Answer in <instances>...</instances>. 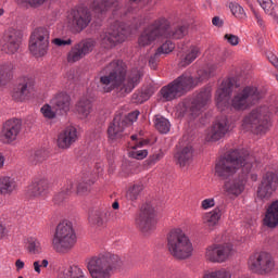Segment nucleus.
Listing matches in <instances>:
<instances>
[{
	"instance_id": "obj_32",
	"label": "nucleus",
	"mask_w": 278,
	"mask_h": 278,
	"mask_svg": "<svg viewBox=\"0 0 278 278\" xmlns=\"http://www.w3.org/2000/svg\"><path fill=\"white\" fill-rule=\"evenodd\" d=\"M75 192V184L73 180H67L66 184L61 188L60 192L54 195V203L60 205V203H64L66 199H68L70 194Z\"/></svg>"
},
{
	"instance_id": "obj_57",
	"label": "nucleus",
	"mask_w": 278,
	"mask_h": 278,
	"mask_svg": "<svg viewBox=\"0 0 278 278\" xmlns=\"http://www.w3.org/2000/svg\"><path fill=\"white\" fill-rule=\"evenodd\" d=\"M92 184H94V181H83L77 186V192L78 194H86V192H88L90 190V187L92 186Z\"/></svg>"
},
{
	"instance_id": "obj_16",
	"label": "nucleus",
	"mask_w": 278,
	"mask_h": 278,
	"mask_svg": "<svg viewBox=\"0 0 278 278\" xmlns=\"http://www.w3.org/2000/svg\"><path fill=\"white\" fill-rule=\"evenodd\" d=\"M90 13L86 10L70 11L65 20V27L74 31H83L90 25Z\"/></svg>"
},
{
	"instance_id": "obj_9",
	"label": "nucleus",
	"mask_w": 278,
	"mask_h": 278,
	"mask_svg": "<svg viewBox=\"0 0 278 278\" xmlns=\"http://www.w3.org/2000/svg\"><path fill=\"white\" fill-rule=\"evenodd\" d=\"M51 31L45 26L35 28L29 38L28 49L35 58H45L49 53Z\"/></svg>"
},
{
	"instance_id": "obj_5",
	"label": "nucleus",
	"mask_w": 278,
	"mask_h": 278,
	"mask_svg": "<svg viewBox=\"0 0 278 278\" xmlns=\"http://www.w3.org/2000/svg\"><path fill=\"white\" fill-rule=\"evenodd\" d=\"M123 266L121 256L110 252L86 260V267L91 278H112L114 270Z\"/></svg>"
},
{
	"instance_id": "obj_60",
	"label": "nucleus",
	"mask_w": 278,
	"mask_h": 278,
	"mask_svg": "<svg viewBox=\"0 0 278 278\" xmlns=\"http://www.w3.org/2000/svg\"><path fill=\"white\" fill-rule=\"evenodd\" d=\"M134 103H144V101H149L147 96H144L143 91H138L137 93L132 94Z\"/></svg>"
},
{
	"instance_id": "obj_58",
	"label": "nucleus",
	"mask_w": 278,
	"mask_h": 278,
	"mask_svg": "<svg viewBox=\"0 0 278 278\" xmlns=\"http://www.w3.org/2000/svg\"><path fill=\"white\" fill-rule=\"evenodd\" d=\"M214 205H216V200H214V198L204 199L201 202L202 210H212Z\"/></svg>"
},
{
	"instance_id": "obj_56",
	"label": "nucleus",
	"mask_w": 278,
	"mask_h": 278,
	"mask_svg": "<svg viewBox=\"0 0 278 278\" xmlns=\"http://www.w3.org/2000/svg\"><path fill=\"white\" fill-rule=\"evenodd\" d=\"M51 43L54 47H67L70 45H73V40L71 38H68V39L54 38L51 40Z\"/></svg>"
},
{
	"instance_id": "obj_54",
	"label": "nucleus",
	"mask_w": 278,
	"mask_h": 278,
	"mask_svg": "<svg viewBox=\"0 0 278 278\" xmlns=\"http://www.w3.org/2000/svg\"><path fill=\"white\" fill-rule=\"evenodd\" d=\"M253 14H254V23L262 31H264V29H266V21L264 20V16L257 13V11H254Z\"/></svg>"
},
{
	"instance_id": "obj_15",
	"label": "nucleus",
	"mask_w": 278,
	"mask_h": 278,
	"mask_svg": "<svg viewBox=\"0 0 278 278\" xmlns=\"http://www.w3.org/2000/svg\"><path fill=\"white\" fill-rule=\"evenodd\" d=\"M260 91L255 87H245L242 92L238 93L232 99V108L235 110H247L253 103L260 101Z\"/></svg>"
},
{
	"instance_id": "obj_48",
	"label": "nucleus",
	"mask_w": 278,
	"mask_h": 278,
	"mask_svg": "<svg viewBox=\"0 0 278 278\" xmlns=\"http://www.w3.org/2000/svg\"><path fill=\"white\" fill-rule=\"evenodd\" d=\"M140 116V111H132L126 116L122 115V122L126 125V127H129V125H134L138 121V117Z\"/></svg>"
},
{
	"instance_id": "obj_34",
	"label": "nucleus",
	"mask_w": 278,
	"mask_h": 278,
	"mask_svg": "<svg viewBox=\"0 0 278 278\" xmlns=\"http://www.w3.org/2000/svg\"><path fill=\"white\" fill-rule=\"evenodd\" d=\"M144 144H149V141L142 139L140 141H136L132 146H130L132 150L128 152L129 157H132L134 160H144V157L149 155V151L136 150L144 147Z\"/></svg>"
},
{
	"instance_id": "obj_13",
	"label": "nucleus",
	"mask_w": 278,
	"mask_h": 278,
	"mask_svg": "<svg viewBox=\"0 0 278 278\" xmlns=\"http://www.w3.org/2000/svg\"><path fill=\"white\" fill-rule=\"evenodd\" d=\"M136 227L142 233H151V231L155 230V225H157V219L155 218V208L153 206L147 204L143 206L136 217Z\"/></svg>"
},
{
	"instance_id": "obj_18",
	"label": "nucleus",
	"mask_w": 278,
	"mask_h": 278,
	"mask_svg": "<svg viewBox=\"0 0 278 278\" xmlns=\"http://www.w3.org/2000/svg\"><path fill=\"white\" fill-rule=\"evenodd\" d=\"M278 188V176L273 172H267L258 186L257 197L258 199H270L273 192Z\"/></svg>"
},
{
	"instance_id": "obj_22",
	"label": "nucleus",
	"mask_w": 278,
	"mask_h": 278,
	"mask_svg": "<svg viewBox=\"0 0 278 278\" xmlns=\"http://www.w3.org/2000/svg\"><path fill=\"white\" fill-rule=\"evenodd\" d=\"M100 40L105 48L116 47V45L127 40V35L123 33V28L121 27L117 29L111 28L100 35Z\"/></svg>"
},
{
	"instance_id": "obj_10",
	"label": "nucleus",
	"mask_w": 278,
	"mask_h": 278,
	"mask_svg": "<svg viewBox=\"0 0 278 278\" xmlns=\"http://www.w3.org/2000/svg\"><path fill=\"white\" fill-rule=\"evenodd\" d=\"M248 268L255 275H270L275 270V258L268 252H256L250 255Z\"/></svg>"
},
{
	"instance_id": "obj_11",
	"label": "nucleus",
	"mask_w": 278,
	"mask_h": 278,
	"mask_svg": "<svg viewBox=\"0 0 278 278\" xmlns=\"http://www.w3.org/2000/svg\"><path fill=\"white\" fill-rule=\"evenodd\" d=\"M36 92V78L31 75L18 78L16 86L12 90V99L14 101H27Z\"/></svg>"
},
{
	"instance_id": "obj_6",
	"label": "nucleus",
	"mask_w": 278,
	"mask_h": 278,
	"mask_svg": "<svg viewBox=\"0 0 278 278\" xmlns=\"http://www.w3.org/2000/svg\"><path fill=\"white\" fill-rule=\"evenodd\" d=\"M167 251L175 260H189L192 257L194 247L184 229L173 228L167 233Z\"/></svg>"
},
{
	"instance_id": "obj_27",
	"label": "nucleus",
	"mask_w": 278,
	"mask_h": 278,
	"mask_svg": "<svg viewBox=\"0 0 278 278\" xmlns=\"http://www.w3.org/2000/svg\"><path fill=\"white\" fill-rule=\"evenodd\" d=\"M201 55V48L199 46H191L189 49L185 51V54L180 59L178 66L179 68H187L190 66L197 58Z\"/></svg>"
},
{
	"instance_id": "obj_33",
	"label": "nucleus",
	"mask_w": 278,
	"mask_h": 278,
	"mask_svg": "<svg viewBox=\"0 0 278 278\" xmlns=\"http://www.w3.org/2000/svg\"><path fill=\"white\" fill-rule=\"evenodd\" d=\"M224 190L227 194H232L233 197H238L242 194L244 191V180H229L224 185Z\"/></svg>"
},
{
	"instance_id": "obj_44",
	"label": "nucleus",
	"mask_w": 278,
	"mask_h": 278,
	"mask_svg": "<svg viewBox=\"0 0 278 278\" xmlns=\"http://www.w3.org/2000/svg\"><path fill=\"white\" fill-rule=\"evenodd\" d=\"M45 160H47V151L42 149L34 151L29 156L30 164H40Z\"/></svg>"
},
{
	"instance_id": "obj_25",
	"label": "nucleus",
	"mask_w": 278,
	"mask_h": 278,
	"mask_svg": "<svg viewBox=\"0 0 278 278\" xmlns=\"http://www.w3.org/2000/svg\"><path fill=\"white\" fill-rule=\"evenodd\" d=\"M175 160H177V164H179L181 168L190 166L194 161V148H192L191 144L180 148L175 154Z\"/></svg>"
},
{
	"instance_id": "obj_38",
	"label": "nucleus",
	"mask_w": 278,
	"mask_h": 278,
	"mask_svg": "<svg viewBox=\"0 0 278 278\" xmlns=\"http://www.w3.org/2000/svg\"><path fill=\"white\" fill-rule=\"evenodd\" d=\"M26 249L30 255H40L42 253V244L34 237L26 239Z\"/></svg>"
},
{
	"instance_id": "obj_51",
	"label": "nucleus",
	"mask_w": 278,
	"mask_h": 278,
	"mask_svg": "<svg viewBox=\"0 0 278 278\" xmlns=\"http://www.w3.org/2000/svg\"><path fill=\"white\" fill-rule=\"evenodd\" d=\"M41 114L45 116V118H55V109H53V105L51 104H45L41 110Z\"/></svg>"
},
{
	"instance_id": "obj_23",
	"label": "nucleus",
	"mask_w": 278,
	"mask_h": 278,
	"mask_svg": "<svg viewBox=\"0 0 278 278\" xmlns=\"http://www.w3.org/2000/svg\"><path fill=\"white\" fill-rule=\"evenodd\" d=\"M77 128L70 126L59 134L56 144L59 149H71L77 142Z\"/></svg>"
},
{
	"instance_id": "obj_21",
	"label": "nucleus",
	"mask_w": 278,
	"mask_h": 278,
	"mask_svg": "<svg viewBox=\"0 0 278 278\" xmlns=\"http://www.w3.org/2000/svg\"><path fill=\"white\" fill-rule=\"evenodd\" d=\"M210 92H211L210 87H205L195 96V98L193 99L189 108V112L191 116H199L200 112H202L203 110H205V108H207L212 99L210 98L211 97Z\"/></svg>"
},
{
	"instance_id": "obj_20",
	"label": "nucleus",
	"mask_w": 278,
	"mask_h": 278,
	"mask_svg": "<svg viewBox=\"0 0 278 278\" xmlns=\"http://www.w3.org/2000/svg\"><path fill=\"white\" fill-rule=\"evenodd\" d=\"M229 129H231L229 119L226 117L217 119L206 132V142H216L220 140V138H225V135L229 134Z\"/></svg>"
},
{
	"instance_id": "obj_35",
	"label": "nucleus",
	"mask_w": 278,
	"mask_h": 278,
	"mask_svg": "<svg viewBox=\"0 0 278 278\" xmlns=\"http://www.w3.org/2000/svg\"><path fill=\"white\" fill-rule=\"evenodd\" d=\"M76 112L80 118H88L92 112V102L87 98L80 99L76 104Z\"/></svg>"
},
{
	"instance_id": "obj_8",
	"label": "nucleus",
	"mask_w": 278,
	"mask_h": 278,
	"mask_svg": "<svg viewBox=\"0 0 278 278\" xmlns=\"http://www.w3.org/2000/svg\"><path fill=\"white\" fill-rule=\"evenodd\" d=\"M273 122L270 121V110L268 106H260L252 110L243 117L242 129L243 131H252V134H266Z\"/></svg>"
},
{
	"instance_id": "obj_17",
	"label": "nucleus",
	"mask_w": 278,
	"mask_h": 278,
	"mask_svg": "<svg viewBox=\"0 0 278 278\" xmlns=\"http://www.w3.org/2000/svg\"><path fill=\"white\" fill-rule=\"evenodd\" d=\"M236 78H226L223 80L220 87L217 90L216 103L218 110L223 112L225 108H229V101L231 99V92L236 87Z\"/></svg>"
},
{
	"instance_id": "obj_37",
	"label": "nucleus",
	"mask_w": 278,
	"mask_h": 278,
	"mask_svg": "<svg viewBox=\"0 0 278 278\" xmlns=\"http://www.w3.org/2000/svg\"><path fill=\"white\" fill-rule=\"evenodd\" d=\"M153 122L155 130L160 134H168L170 131V122L166 117L155 115Z\"/></svg>"
},
{
	"instance_id": "obj_36",
	"label": "nucleus",
	"mask_w": 278,
	"mask_h": 278,
	"mask_svg": "<svg viewBox=\"0 0 278 278\" xmlns=\"http://www.w3.org/2000/svg\"><path fill=\"white\" fill-rule=\"evenodd\" d=\"M222 216H223V213L220 212V207H215L213 211L206 213L203 216V223L207 227H216Z\"/></svg>"
},
{
	"instance_id": "obj_63",
	"label": "nucleus",
	"mask_w": 278,
	"mask_h": 278,
	"mask_svg": "<svg viewBox=\"0 0 278 278\" xmlns=\"http://www.w3.org/2000/svg\"><path fill=\"white\" fill-rule=\"evenodd\" d=\"M16 68V65L12 63L11 61H5L0 65V71H14Z\"/></svg>"
},
{
	"instance_id": "obj_29",
	"label": "nucleus",
	"mask_w": 278,
	"mask_h": 278,
	"mask_svg": "<svg viewBox=\"0 0 278 278\" xmlns=\"http://www.w3.org/2000/svg\"><path fill=\"white\" fill-rule=\"evenodd\" d=\"M49 192V181L41 179L28 187L29 197H45Z\"/></svg>"
},
{
	"instance_id": "obj_4",
	"label": "nucleus",
	"mask_w": 278,
	"mask_h": 278,
	"mask_svg": "<svg viewBox=\"0 0 278 278\" xmlns=\"http://www.w3.org/2000/svg\"><path fill=\"white\" fill-rule=\"evenodd\" d=\"M210 72H199L198 76L182 75L174 79L169 84L163 86L160 90L163 101H175L179 97H184L186 92H190L192 88L199 86L200 81L207 79Z\"/></svg>"
},
{
	"instance_id": "obj_53",
	"label": "nucleus",
	"mask_w": 278,
	"mask_h": 278,
	"mask_svg": "<svg viewBox=\"0 0 278 278\" xmlns=\"http://www.w3.org/2000/svg\"><path fill=\"white\" fill-rule=\"evenodd\" d=\"M224 40L230 45V47H238L240 45V37L233 34H226Z\"/></svg>"
},
{
	"instance_id": "obj_41",
	"label": "nucleus",
	"mask_w": 278,
	"mask_h": 278,
	"mask_svg": "<svg viewBox=\"0 0 278 278\" xmlns=\"http://www.w3.org/2000/svg\"><path fill=\"white\" fill-rule=\"evenodd\" d=\"M228 8L236 18H239L240 21L247 18V12L244 11V8L240 5L238 2H230L228 4Z\"/></svg>"
},
{
	"instance_id": "obj_31",
	"label": "nucleus",
	"mask_w": 278,
	"mask_h": 278,
	"mask_svg": "<svg viewBox=\"0 0 278 278\" xmlns=\"http://www.w3.org/2000/svg\"><path fill=\"white\" fill-rule=\"evenodd\" d=\"M175 50V43H173V41L167 40L165 41L156 51V53L154 54V56H152L149 60V65L151 68H155V66H157V61H155V59L159 55H168V53H173V51Z\"/></svg>"
},
{
	"instance_id": "obj_62",
	"label": "nucleus",
	"mask_w": 278,
	"mask_h": 278,
	"mask_svg": "<svg viewBox=\"0 0 278 278\" xmlns=\"http://www.w3.org/2000/svg\"><path fill=\"white\" fill-rule=\"evenodd\" d=\"M162 157H164V153L159 151L149 157V164H156V162H160Z\"/></svg>"
},
{
	"instance_id": "obj_46",
	"label": "nucleus",
	"mask_w": 278,
	"mask_h": 278,
	"mask_svg": "<svg viewBox=\"0 0 278 278\" xmlns=\"http://www.w3.org/2000/svg\"><path fill=\"white\" fill-rule=\"evenodd\" d=\"M77 47H79L80 52L85 58V55H88V53H91L92 49H94V40L88 39L86 41L77 43Z\"/></svg>"
},
{
	"instance_id": "obj_24",
	"label": "nucleus",
	"mask_w": 278,
	"mask_h": 278,
	"mask_svg": "<svg viewBox=\"0 0 278 278\" xmlns=\"http://www.w3.org/2000/svg\"><path fill=\"white\" fill-rule=\"evenodd\" d=\"M50 105L55 112L66 114L71 110V96L66 92H59L51 99Z\"/></svg>"
},
{
	"instance_id": "obj_61",
	"label": "nucleus",
	"mask_w": 278,
	"mask_h": 278,
	"mask_svg": "<svg viewBox=\"0 0 278 278\" xmlns=\"http://www.w3.org/2000/svg\"><path fill=\"white\" fill-rule=\"evenodd\" d=\"M177 112H178V116H186V113H188V103L186 102H181L177 105L176 108Z\"/></svg>"
},
{
	"instance_id": "obj_3",
	"label": "nucleus",
	"mask_w": 278,
	"mask_h": 278,
	"mask_svg": "<svg viewBox=\"0 0 278 278\" xmlns=\"http://www.w3.org/2000/svg\"><path fill=\"white\" fill-rule=\"evenodd\" d=\"M188 34V27L178 26L174 29L170 28V22L165 17H160L150 24L139 37L140 47H149L160 38H172V40H181Z\"/></svg>"
},
{
	"instance_id": "obj_55",
	"label": "nucleus",
	"mask_w": 278,
	"mask_h": 278,
	"mask_svg": "<svg viewBox=\"0 0 278 278\" xmlns=\"http://www.w3.org/2000/svg\"><path fill=\"white\" fill-rule=\"evenodd\" d=\"M89 223L91 225H97V227L103 226V217L101 216V213L96 212L89 216Z\"/></svg>"
},
{
	"instance_id": "obj_47",
	"label": "nucleus",
	"mask_w": 278,
	"mask_h": 278,
	"mask_svg": "<svg viewBox=\"0 0 278 278\" xmlns=\"http://www.w3.org/2000/svg\"><path fill=\"white\" fill-rule=\"evenodd\" d=\"M265 14H271L273 11L277 10V4H274L273 0H256Z\"/></svg>"
},
{
	"instance_id": "obj_52",
	"label": "nucleus",
	"mask_w": 278,
	"mask_h": 278,
	"mask_svg": "<svg viewBox=\"0 0 278 278\" xmlns=\"http://www.w3.org/2000/svg\"><path fill=\"white\" fill-rule=\"evenodd\" d=\"M49 267V261L48 260H38L33 263V268L37 275H40L42 273V268Z\"/></svg>"
},
{
	"instance_id": "obj_1",
	"label": "nucleus",
	"mask_w": 278,
	"mask_h": 278,
	"mask_svg": "<svg viewBox=\"0 0 278 278\" xmlns=\"http://www.w3.org/2000/svg\"><path fill=\"white\" fill-rule=\"evenodd\" d=\"M253 162H255V160L247 150H230L216 162L215 175L220 179H229V177L236 175L240 168L243 175H249L253 168Z\"/></svg>"
},
{
	"instance_id": "obj_43",
	"label": "nucleus",
	"mask_w": 278,
	"mask_h": 278,
	"mask_svg": "<svg viewBox=\"0 0 278 278\" xmlns=\"http://www.w3.org/2000/svg\"><path fill=\"white\" fill-rule=\"evenodd\" d=\"M83 58H84V54L79 46L75 45L67 53V63L75 64L76 62H79V60H83Z\"/></svg>"
},
{
	"instance_id": "obj_64",
	"label": "nucleus",
	"mask_w": 278,
	"mask_h": 278,
	"mask_svg": "<svg viewBox=\"0 0 278 278\" xmlns=\"http://www.w3.org/2000/svg\"><path fill=\"white\" fill-rule=\"evenodd\" d=\"M267 58H268V61L270 62V64H273V66H275V68H277V71H278V58H277V55H275L274 53H269L267 55Z\"/></svg>"
},
{
	"instance_id": "obj_39",
	"label": "nucleus",
	"mask_w": 278,
	"mask_h": 278,
	"mask_svg": "<svg viewBox=\"0 0 278 278\" xmlns=\"http://www.w3.org/2000/svg\"><path fill=\"white\" fill-rule=\"evenodd\" d=\"M142 190H144V187L141 184L130 186L126 191V199L128 201H138Z\"/></svg>"
},
{
	"instance_id": "obj_42",
	"label": "nucleus",
	"mask_w": 278,
	"mask_h": 278,
	"mask_svg": "<svg viewBox=\"0 0 278 278\" xmlns=\"http://www.w3.org/2000/svg\"><path fill=\"white\" fill-rule=\"evenodd\" d=\"M202 278H231V270L227 268H220L213 271H206Z\"/></svg>"
},
{
	"instance_id": "obj_59",
	"label": "nucleus",
	"mask_w": 278,
	"mask_h": 278,
	"mask_svg": "<svg viewBox=\"0 0 278 278\" xmlns=\"http://www.w3.org/2000/svg\"><path fill=\"white\" fill-rule=\"evenodd\" d=\"M155 90H157V88H155L153 85H148L147 87L141 89V91H143L146 99L148 100L151 99L153 94H155Z\"/></svg>"
},
{
	"instance_id": "obj_26",
	"label": "nucleus",
	"mask_w": 278,
	"mask_h": 278,
	"mask_svg": "<svg viewBox=\"0 0 278 278\" xmlns=\"http://www.w3.org/2000/svg\"><path fill=\"white\" fill-rule=\"evenodd\" d=\"M125 122H123V115H115L113 123L108 128L109 140H118L123 138V131H125Z\"/></svg>"
},
{
	"instance_id": "obj_19",
	"label": "nucleus",
	"mask_w": 278,
	"mask_h": 278,
	"mask_svg": "<svg viewBox=\"0 0 278 278\" xmlns=\"http://www.w3.org/2000/svg\"><path fill=\"white\" fill-rule=\"evenodd\" d=\"M22 127L21 119L7 121L0 132L1 142H3V144H12V142L18 138Z\"/></svg>"
},
{
	"instance_id": "obj_14",
	"label": "nucleus",
	"mask_w": 278,
	"mask_h": 278,
	"mask_svg": "<svg viewBox=\"0 0 278 278\" xmlns=\"http://www.w3.org/2000/svg\"><path fill=\"white\" fill-rule=\"evenodd\" d=\"M23 40V33L15 28H9L4 31V35L0 39V49L4 53L13 55L18 49H21V42Z\"/></svg>"
},
{
	"instance_id": "obj_2",
	"label": "nucleus",
	"mask_w": 278,
	"mask_h": 278,
	"mask_svg": "<svg viewBox=\"0 0 278 278\" xmlns=\"http://www.w3.org/2000/svg\"><path fill=\"white\" fill-rule=\"evenodd\" d=\"M142 74L139 71H114L100 77L98 88L100 92L119 90L122 96L129 94L140 84Z\"/></svg>"
},
{
	"instance_id": "obj_12",
	"label": "nucleus",
	"mask_w": 278,
	"mask_h": 278,
	"mask_svg": "<svg viewBox=\"0 0 278 278\" xmlns=\"http://www.w3.org/2000/svg\"><path fill=\"white\" fill-rule=\"evenodd\" d=\"M233 256V245L230 243L212 244L206 248L205 260L213 264H224Z\"/></svg>"
},
{
	"instance_id": "obj_50",
	"label": "nucleus",
	"mask_w": 278,
	"mask_h": 278,
	"mask_svg": "<svg viewBox=\"0 0 278 278\" xmlns=\"http://www.w3.org/2000/svg\"><path fill=\"white\" fill-rule=\"evenodd\" d=\"M46 2L47 0H17L18 5H24V8H40Z\"/></svg>"
},
{
	"instance_id": "obj_7",
	"label": "nucleus",
	"mask_w": 278,
	"mask_h": 278,
	"mask_svg": "<svg viewBox=\"0 0 278 278\" xmlns=\"http://www.w3.org/2000/svg\"><path fill=\"white\" fill-rule=\"evenodd\" d=\"M75 244H77V235L73 228V223L68 220L60 222L52 237V249L56 253H68L73 251Z\"/></svg>"
},
{
	"instance_id": "obj_45",
	"label": "nucleus",
	"mask_w": 278,
	"mask_h": 278,
	"mask_svg": "<svg viewBox=\"0 0 278 278\" xmlns=\"http://www.w3.org/2000/svg\"><path fill=\"white\" fill-rule=\"evenodd\" d=\"M12 79H14V74H12V72L0 71V90H3Z\"/></svg>"
},
{
	"instance_id": "obj_30",
	"label": "nucleus",
	"mask_w": 278,
	"mask_h": 278,
	"mask_svg": "<svg viewBox=\"0 0 278 278\" xmlns=\"http://www.w3.org/2000/svg\"><path fill=\"white\" fill-rule=\"evenodd\" d=\"M18 188L16 178L10 176L0 177V194H12Z\"/></svg>"
},
{
	"instance_id": "obj_40",
	"label": "nucleus",
	"mask_w": 278,
	"mask_h": 278,
	"mask_svg": "<svg viewBox=\"0 0 278 278\" xmlns=\"http://www.w3.org/2000/svg\"><path fill=\"white\" fill-rule=\"evenodd\" d=\"M59 278H86L84 270L78 266H72L59 275Z\"/></svg>"
},
{
	"instance_id": "obj_49",
	"label": "nucleus",
	"mask_w": 278,
	"mask_h": 278,
	"mask_svg": "<svg viewBox=\"0 0 278 278\" xmlns=\"http://www.w3.org/2000/svg\"><path fill=\"white\" fill-rule=\"evenodd\" d=\"M126 68L127 64L123 60H114L105 67L106 71H125Z\"/></svg>"
},
{
	"instance_id": "obj_28",
	"label": "nucleus",
	"mask_w": 278,
	"mask_h": 278,
	"mask_svg": "<svg viewBox=\"0 0 278 278\" xmlns=\"http://www.w3.org/2000/svg\"><path fill=\"white\" fill-rule=\"evenodd\" d=\"M264 225L269 227L270 229H275L278 225V201L271 203V205L267 208Z\"/></svg>"
}]
</instances>
